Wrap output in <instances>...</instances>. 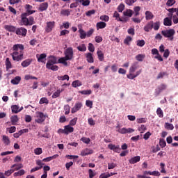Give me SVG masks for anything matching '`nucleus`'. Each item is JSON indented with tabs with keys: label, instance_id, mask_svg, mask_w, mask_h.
<instances>
[{
	"label": "nucleus",
	"instance_id": "f257e3e1",
	"mask_svg": "<svg viewBox=\"0 0 178 178\" xmlns=\"http://www.w3.org/2000/svg\"><path fill=\"white\" fill-rule=\"evenodd\" d=\"M25 9H26V13H24L21 15V26H33V24H35L34 17L30 16V15L35 13V10H31L33 9V6L26 4L25 6ZM27 16L30 17L27 18Z\"/></svg>",
	"mask_w": 178,
	"mask_h": 178
},
{
	"label": "nucleus",
	"instance_id": "f03ea898",
	"mask_svg": "<svg viewBox=\"0 0 178 178\" xmlns=\"http://www.w3.org/2000/svg\"><path fill=\"white\" fill-rule=\"evenodd\" d=\"M140 65H138V62L132 63L129 67V74L127 75V79H129V80H134L136 77H138L140 73H143V69L136 71L137 69H138Z\"/></svg>",
	"mask_w": 178,
	"mask_h": 178
},
{
	"label": "nucleus",
	"instance_id": "7ed1b4c3",
	"mask_svg": "<svg viewBox=\"0 0 178 178\" xmlns=\"http://www.w3.org/2000/svg\"><path fill=\"white\" fill-rule=\"evenodd\" d=\"M64 57L58 59V63H61L64 66H67V60H72L74 58L73 48L68 47L64 51Z\"/></svg>",
	"mask_w": 178,
	"mask_h": 178
},
{
	"label": "nucleus",
	"instance_id": "20e7f679",
	"mask_svg": "<svg viewBox=\"0 0 178 178\" xmlns=\"http://www.w3.org/2000/svg\"><path fill=\"white\" fill-rule=\"evenodd\" d=\"M161 34L165 38H168L170 41H173L175 37V34H176V31L175 29H168L161 31Z\"/></svg>",
	"mask_w": 178,
	"mask_h": 178
},
{
	"label": "nucleus",
	"instance_id": "39448f33",
	"mask_svg": "<svg viewBox=\"0 0 178 178\" xmlns=\"http://www.w3.org/2000/svg\"><path fill=\"white\" fill-rule=\"evenodd\" d=\"M36 118L35 120V122L36 123H39V124H41L43 122H45V120L47 119V114H44L42 112H36Z\"/></svg>",
	"mask_w": 178,
	"mask_h": 178
},
{
	"label": "nucleus",
	"instance_id": "423d86ee",
	"mask_svg": "<svg viewBox=\"0 0 178 178\" xmlns=\"http://www.w3.org/2000/svg\"><path fill=\"white\" fill-rule=\"evenodd\" d=\"M11 56L15 62H19V60H23L24 57V52L19 51V52H13L11 54Z\"/></svg>",
	"mask_w": 178,
	"mask_h": 178
},
{
	"label": "nucleus",
	"instance_id": "0eeeda50",
	"mask_svg": "<svg viewBox=\"0 0 178 178\" xmlns=\"http://www.w3.org/2000/svg\"><path fill=\"white\" fill-rule=\"evenodd\" d=\"M56 63H59V60H58V58L54 56H50L48 58L46 67L52 66V65H56Z\"/></svg>",
	"mask_w": 178,
	"mask_h": 178
},
{
	"label": "nucleus",
	"instance_id": "6e6552de",
	"mask_svg": "<svg viewBox=\"0 0 178 178\" xmlns=\"http://www.w3.org/2000/svg\"><path fill=\"white\" fill-rule=\"evenodd\" d=\"M15 33L17 35H22V37H26L27 35V29L24 27H20L15 29Z\"/></svg>",
	"mask_w": 178,
	"mask_h": 178
},
{
	"label": "nucleus",
	"instance_id": "1a4fd4ad",
	"mask_svg": "<svg viewBox=\"0 0 178 178\" xmlns=\"http://www.w3.org/2000/svg\"><path fill=\"white\" fill-rule=\"evenodd\" d=\"M55 27V22H47L46 23L45 31L46 33H51Z\"/></svg>",
	"mask_w": 178,
	"mask_h": 178
},
{
	"label": "nucleus",
	"instance_id": "9d476101",
	"mask_svg": "<svg viewBox=\"0 0 178 178\" xmlns=\"http://www.w3.org/2000/svg\"><path fill=\"white\" fill-rule=\"evenodd\" d=\"M118 133H120V134H130L131 133H134V129L132 128H119L118 129Z\"/></svg>",
	"mask_w": 178,
	"mask_h": 178
},
{
	"label": "nucleus",
	"instance_id": "9b49d317",
	"mask_svg": "<svg viewBox=\"0 0 178 178\" xmlns=\"http://www.w3.org/2000/svg\"><path fill=\"white\" fill-rule=\"evenodd\" d=\"M13 52H23L24 51V46L22 44H16L13 47Z\"/></svg>",
	"mask_w": 178,
	"mask_h": 178
},
{
	"label": "nucleus",
	"instance_id": "f8f14e48",
	"mask_svg": "<svg viewBox=\"0 0 178 178\" xmlns=\"http://www.w3.org/2000/svg\"><path fill=\"white\" fill-rule=\"evenodd\" d=\"M167 86L165 84H161L155 90V95L156 97H158L159 94H161L163 90H166Z\"/></svg>",
	"mask_w": 178,
	"mask_h": 178
},
{
	"label": "nucleus",
	"instance_id": "ddd939ff",
	"mask_svg": "<svg viewBox=\"0 0 178 178\" xmlns=\"http://www.w3.org/2000/svg\"><path fill=\"white\" fill-rule=\"evenodd\" d=\"M36 58L38 59V62L40 63H45L47 60V54H36Z\"/></svg>",
	"mask_w": 178,
	"mask_h": 178
},
{
	"label": "nucleus",
	"instance_id": "4468645a",
	"mask_svg": "<svg viewBox=\"0 0 178 178\" xmlns=\"http://www.w3.org/2000/svg\"><path fill=\"white\" fill-rule=\"evenodd\" d=\"M83 107V103L82 102H77L75 104L74 107L72 108L71 112L72 113H76V112H79L80 109Z\"/></svg>",
	"mask_w": 178,
	"mask_h": 178
},
{
	"label": "nucleus",
	"instance_id": "2eb2a0df",
	"mask_svg": "<svg viewBox=\"0 0 178 178\" xmlns=\"http://www.w3.org/2000/svg\"><path fill=\"white\" fill-rule=\"evenodd\" d=\"M108 147L109 148V149H111V151H114V152H117L118 154L120 152V146L119 145L109 144L108 145Z\"/></svg>",
	"mask_w": 178,
	"mask_h": 178
},
{
	"label": "nucleus",
	"instance_id": "dca6fc26",
	"mask_svg": "<svg viewBox=\"0 0 178 178\" xmlns=\"http://www.w3.org/2000/svg\"><path fill=\"white\" fill-rule=\"evenodd\" d=\"M93 153H94V151L92 149L86 148L81 152L80 155H81V156H87V155H91V154H93Z\"/></svg>",
	"mask_w": 178,
	"mask_h": 178
},
{
	"label": "nucleus",
	"instance_id": "f3484780",
	"mask_svg": "<svg viewBox=\"0 0 178 178\" xmlns=\"http://www.w3.org/2000/svg\"><path fill=\"white\" fill-rule=\"evenodd\" d=\"M154 27V22L151 21L149 22H148L143 28V29L145 30V31L146 33H149V31L151 30H152Z\"/></svg>",
	"mask_w": 178,
	"mask_h": 178
},
{
	"label": "nucleus",
	"instance_id": "a211bd4d",
	"mask_svg": "<svg viewBox=\"0 0 178 178\" xmlns=\"http://www.w3.org/2000/svg\"><path fill=\"white\" fill-rule=\"evenodd\" d=\"M24 133H29V129H22V130H20V131H19L18 132L15 133V134H13V137H14L15 138H19V137L20 136H22V134H24Z\"/></svg>",
	"mask_w": 178,
	"mask_h": 178
},
{
	"label": "nucleus",
	"instance_id": "6ab92c4d",
	"mask_svg": "<svg viewBox=\"0 0 178 178\" xmlns=\"http://www.w3.org/2000/svg\"><path fill=\"white\" fill-rule=\"evenodd\" d=\"M20 81H22V77L17 76L10 81V83L11 84H13V86H17Z\"/></svg>",
	"mask_w": 178,
	"mask_h": 178
},
{
	"label": "nucleus",
	"instance_id": "aec40b11",
	"mask_svg": "<svg viewBox=\"0 0 178 178\" xmlns=\"http://www.w3.org/2000/svg\"><path fill=\"white\" fill-rule=\"evenodd\" d=\"M64 130L65 131V134L67 135L70 134V133H73V131H74V128L68 124L64 127Z\"/></svg>",
	"mask_w": 178,
	"mask_h": 178
},
{
	"label": "nucleus",
	"instance_id": "412c9836",
	"mask_svg": "<svg viewBox=\"0 0 178 178\" xmlns=\"http://www.w3.org/2000/svg\"><path fill=\"white\" fill-rule=\"evenodd\" d=\"M140 159H141V157L140 156L132 157L129 159V163H131V165H134V163H137V162H140Z\"/></svg>",
	"mask_w": 178,
	"mask_h": 178
},
{
	"label": "nucleus",
	"instance_id": "4be33fe9",
	"mask_svg": "<svg viewBox=\"0 0 178 178\" xmlns=\"http://www.w3.org/2000/svg\"><path fill=\"white\" fill-rule=\"evenodd\" d=\"M47 9H48V3H42L40 4L38 8L40 12H44V10H47Z\"/></svg>",
	"mask_w": 178,
	"mask_h": 178
},
{
	"label": "nucleus",
	"instance_id": "5701e85b",
	"mask_svg": "<svg viewBox=\"0 0 178 178\" xmlns=\"http://www.w3.org/2000/svg\"><path fill=\"white\" fill-rule=\"evenodd\" d=\"M76 2H79L82 6H88L91 2L90 0H75Z\"/></svg>",
	"mask_w": 178,
	"mask_h": 178
},
{
	"label": "nucleus",
	"instance_id": "b1692460",
	"mask_svg": "<svg viewBox=\"0 0 178 178\" xmlns=\"http://www.w3.org/2000/svg\"><path fill=\"white\" fill-rule=\"evenodd\" d=\"M4 29L7 31H10V33H15V31H16V27L12 25H5Z\"/></svg>",
	"mask_w": 178,
	"mask_h": 178
},
{
	"label": "nucleus",
	"instance_id": "393cba45",
	"mask_svg": "<svg viewBox=\"0 0 178 178\" xmlns=\"http://www.w3.org/2000/svg\"><path fill=\"white\" fill-rule=\"evenodd\" d=\"M105 27H106V23H105L104 22H100L96 24L97 30L105 29Z\"/></svg>",
	"mask_w": 178,
	"mask_h": 178
},
{
	"label": "nucleus",
	"instance_id": "a878e982",
	"mask_svg": "<svg viewBox=\"0 0 178 178\" xmlns=\"http://www.w3.org/2000/svg\"><path fill=\"white\" fill-rule=\"evenodd\" d=\"M86 60L88 63H94V58L92 57V54L88 53L86 54Z\"/></svg>",
	"mask_w": 178,
	"mask_h": 178
},
{
	"label": "nucleus",
	"instance_id": "bb28decb",
	"mask_svg": "<svg viewBox=\"0 0 178 178\" xmlns=\"http://www.w3.org/2000/svg\"><path fill=\"white\" fill-rule=\"evenodd\" d=\"M163 24H164V26H172V17H170V18L165 17L163 19Z\"/></svg>",
	"mask_w": 178,
	"mask_h": 178
},
{
	"label": "nucleus",
	"instance_id": "cd10ccee",
	"mask_svg": "<svg viewBox=\"0 0 178 178\" xmlns=\"http://www.w3.org/2000/svg\"><path fill=\"white\" fill-rule=\"evenodd\" d=\"M79 33L80 34V38L81 40L86 39V37H87V33L84 30H83V29L79 28Z\"/></svg>",
	"mask_w": 178,
	"mask_h": 178
},
{
	"label": "nucleus",
	"instance_id": "c85d7f7f",
	"mask_svg": "<svg viewBox=\"0 0 178 178\" xmlns=\"http://www.w3.org/2000/svg\"><path fill=\"white\" fill-rule=\"evenodd\" d=\"M168 11L170 13V14L168 15V16L170 17H172V16H173V13H175V12L176 13V15L178 16V8H169L168 10Z\"/></svg>",
	"mask_w": 178,
	"mask_h": 178
},
{
	"label": "nucleus",
	"instance_id": "c756f323",
	"mask_svg": "<svg viewBox=\"0 0 178 178\" xmlns=\"http://www.w3.org/2000/svg\"><path fill=\"white\" fill-rule=\"evenodd\" d=\"M145 19L146 20H152V19H154V14L150 11H146Z\"/></svg>",
	"mask_w": 178,
	"mask_h": 178
},
{
	"label": "nucleus",
	"instance_id": "7c9ffc66",
	"mask_svg": "<svg viewBox=\"0 0 178 178\" xmlns=\"http://www.w3.org/2000/svg\"><path fill=\"white\" fill-rule=\"evenodd\" d=\"M58 80L61 81H65V80H67V81H69V75L65 74V75H60L58 76L57 77Z\"/></svg>",
	"mask_w": 178,
	"mask_h": 178
},
{
	"label": "nucleus",
	"instance_id": "2f4dec72",
	"mask_svg": "<svg viewBox=\"0 0 178 178\" xmlns=\"http://www.w3.org/2000/svg\"><path fill=\"white\" fill-rule=\"evenodd\" d=\"M10 122H11L12 124L16 125L17 122H19V117H17V115H13L10 118Z\"/></svg>",
	"mask_w": 178,
	"mask_h": 178
},
{
	"label": "nucleus",
	"instance_id": "473e14b6",
	"mask_svg": "<svg viewBox=\"0 0 178 178\" xmlns=\"http://www.w3.org/2000/svg\"><path fill=\"white\" fill-rule=\"evenodd\" d=\"M31 62L32 60H30V59H26L25 60H24L22 63V67H27L28 66H30V65H31Z\"/></svg>",
	"mask_w": 178,
	"mask_h": 178
},
{
	"label": "nucleus",
	"instance_id": "72a5a7b5",
	"mask_svg": "<svg viewBox=\"0 0 178 178\" xmlns=\"http://www.w3.org/2000/svg\"><path fill=\"white\" fill-rule=\"evenodd\" d=\"M23 168V164H14L11 166V169H13L14 172L16 170H20Z\"/></svg>",
	"mask_w": 178,
	"mask_h": 178
},
{
	"label": "nucleus",
	"instance_id": "f704fd0d",
	"mask_svg": "<svg viewBox=\"0 0 178 178\" xmlns=\"http://www.w3.org/2000/svg\"><path fill=\"white\" fill-rule=\"evenodd\" d=\"M11 111L13 113H19V112H20V110H19V105L11 106Z\"/></svg>",
	"mask_w": 178,
	"mask_h": 178
},
{
	"label": "nucleus",
	"instance_id": "c9c22d12",
	"mask_svg": "<svg viewBox=\"0 0 178 178\" xmlns=\"http://www.w3.org/2000/svg\"><path fill=\"white\" fill-rule=\"evenodd\" d=\"M145 58V54H138L136 56V59L138 62H143Z\"/></svg>",
	"mask_w": 178,
	"mask_h": 178
},
{
	"label": "nucleus",
	"instance_id": "e433bc0d",
	"mask_svg": "<svg viewBox=\"0 0 178 178\" xmlns=\"http://www.w3.org/2000/svg\"><path fill=\"white\" fill-rule=\"evenodd\" d=\"M58 154H55L52 156H49V157H47L45 159H42L43 162H50V161H52V159H55L56 158H58Z\"/></svg>",
	"mask_w": 178,
	"mask_h": 178
},
{
	"label": "nucleus",
	"instance_id": "4c0bfd02",
	"mask_svg": "<svg viewBox=\"0 0 178 178\" xmlns=\"http://www.w3.org/2000/svg\"><path fill=\"white\" fill-rule=\"evenodd\" d=\"M49 70H52L53 72H57V70H59V67H58V65H49L47 67H46Z\"/></svg>",
	"mask_w": 178,
	"mask_h": 178
},
{
	"label": "nucleus",
	"instance_id": "58836bf2",
	"mask_svg": "<svg viewBox=\"0 0 178 178\" xmlns=\"http://www.w3.org/2000/svg\"><path fill=\"white\" fill-rule=\"evenodd\" d=\"M98 59L100 60V62L104 61V53H102V51L98 50L97 52Z\"/></svg>",
	"mask_w": 178,
	"mask_h": 178
},
{
	"label": "nucleus",
	"instance_id": "ea45409f",
	"mask_svg": "<svg viewBox=\"0 0 178 178\" xmlns=\"http://www.w3.org/2000/svg\"><path fill=\"white\" fill-rule=\"evenodd\" d=\"M26 173V171L24 170H19L18 172H16L13 174L14 177H17L19 176H23Z\"/></svg>",
	"mask_w": 178,
	"mask_h": 178
},
{
	"label": "nucleus",
	"instance_id": "a19ab883",
	"mask_svg": "<svg viewBox=\"0 0 178 178\" xmlns=\"http://www.w3.org/2000/svg\"><path fill=\"white\" fill-rule=\"evenodd\" d=\"M140 10H141L140 6H136L134 8V16L137 17L138 15H140Z\"/></svg>",
	"mask_w": 178,
	"mask_h": 178
},
{
	"label": "nucleus",
	"instance_id": "79ce46f5",
	"mask_svg": "<svg viewBox=\"0 0 178 178\" xmlns=\"http://www.w3.org/2000/svg\"><path fill=\"white\" fill-rule=\"evenodd\" d=\"M14 172H15V170H13V168L10 167V170H8L4 172V176H6V177H9V176H10L12 173H14Z\"/></svg>",
	"mask_w": 178,
	"mask_h": 178
},
{
	"label": "nucleus",
	"instance_id": "37998d69",
	"mask_svg": "<svg viewBox=\"0 0 178 178\" xmlns=\"http://www.w3.org/2000/svg\"><path fill=\"white\" fill-rule=\"evenodd\" d=\"M164 127L167 130H173V129H175L173 124H170L169 122H165Z\"/></svg>",
	"mask_w": 178,
	"mask_h": 178
},
{
	"label": "nucleus",
	"instance_id": "c03bdc74",
	"mask_svg": "<svg viewBox=\"0 0 178 178\" xmlns=\"http://www.w3.org/2000/svg\"><path fill=\"white\" fill-rule=\"evenodd\" d=\"M72 87H74V88H77V87H81V81H79V80H76L74 81L72 83Z\"/></svg>",
	"mask_w": 178,
	"mask_h": 178
},
{
	"label": "nucleus",
	"instance_id": "a18cd8bd",
	"mask_svg": "<svg viewBox=\"0 0 178 178\" xmlns=\"http://www.w3.org/2000/svg\"><path fill=\"white\" fill-rule=\"evenodd\" d=\"M3 141L6 145H9V144H10V139H9L8 136L5 135L3 136Z\"/></svg>",
	"mask_w": 178,
	"mask_h": 178
},
{
	"label": "nucleus",
	"instance_id": "49530a36",
	"mask_svg": "<svg viewBox=\"0 0 178 178\" xmlns=\"http://www.w3.org/2000/svg\"><path fill=\"white\" fill-rule=\"evenodd\" d=\"M77 49L81 52H86V51H87V47H86V44H82L77 47Z\"/></svg>",
	"mask_w": 178,
	"mask_h": 178
},
{
	"label": "nucleus",
	"instance_id": "de8ad7c7",
	"mask_svg": "<svg viewBox=\"0 0 178 178\" xmlns=\"http://www.w3.org/2000/svg\"><path fill=\"white\" fill-rule=\"evenodd\" d=\"M113 17H115V20H117L118 22H123V19L120 18V15L118 14L117 11L114 13Z\"/></svg>",
	"mask_w": 178,
	"mask_h": 178
},
{
	"label": "nucleus",
	"instance_id": "09e8293b",
	"mask_svg": "<svg viewBox=\"0 0 178 178\" xmlns=\"http://www.w3.org/2000/svg\"><path fill=\"white\" fill-rule=\"evenodd\" d=\"M124 16H128L129 17H131L133 16V10H127L126 11L123 12Z\"/></svg>",
	"mask_w": 178,
	"mask_h": 178
},
{
	"label": "nucleus",
	"instance_id": "8fccbe9b",
	"mask_svg": "<svg viewBox=\"0 0 178 178\" xmlns=\"http://www.w3.org/2000/svg\"><path fill=\"white\" fill-rule=\"evenodd\" d=\"M79 93L82 94V95H90V94L92 93V91L91 90H81L79 91Z\"/></svg>",
	"mask_w": 178,
	"mask_h": 178
},
{
	"label": "nucleus",
	"instance_id": "3c124183",
	"mask_svg": "<svg viewBox=\"0 0 178 178\" xmlns=\"http://www.w3.org/2000/svg\"><path fill=\"white\" fill-rule=\"evenodd\" d=\"M24 79L25 80H38V78L33 76L32 75H30V74H26L24 76Z\"/></svg>",
	"mask_w": 178,
	"mask_h": 178
},
{
	"label": "nucleus",
	"instance_id": "603ef678",
	"mask_svg": "<svg viewBox=\"0 0 178 178\" xmlns=\"http://www.w3.org/2000/svg\"><path fill=\"white\" fill-rule=\"evenodd\" d=\"M39 104L40 105H42L43 104H49V101H48V99L47 97H42L40 99Z\"/></svg>",
	"mask_w": 178,
	"mask_h": 178
},
{
	"label": "nucleus",
	"instance_id": "864d4df0",
	"mask_svg": "<svg viewBox=\"0 0 178 178\" xmlns=\"http://www.w3.org/2000/svg\"><path fill=\"white\" fill-rule=\"evenodd\" d=\"M156 113L159 118H163V111H162V108H161V107H159L157 108Z\"/></svg>",
	"mask_w": 178,
	"mask_h": 178
},
{
	"label": "nucleus",
	"instance_id": "5fc2aeb1",
	"mask_svg": "<svg viewBox=\"0 0 178 178\" xmlns=\"http://www.w3.org/2000/svg\"><path fill=\"white\" fill-rule=\"evenodd\" d=\"M159 27H161V22H156L155 23L153 22V29L156 31L157 30H159Z\"/></svg>",
	"mask_w": 178,
	"mask_h": 178
},
{
	"label": "nucleus",
	"instance_id": "6e6d98bb",
	"mask_svg": "<svg viewBox=\"0 0 178 178\" xmlns=\"http://www.w3.org/2000/svg\"><path fill=\"white\" fill-rule=\"evenodd\" d=\"M136 45L138 47H144V45H145V41L144 40H138L136 42Z\"/></svg>",
	"mask_w": 178,
	"mask_h": 178
},
{
	"label": "nucleus",
	"instance_id": "4d7b16f0",
	"mask_svg": "<svg viewBox=\"0 0 178 178\" xmlns=\"http://www.w3.org/2000/svg\"><path fill=\"white\" fill-rule=\"evenodd\" d=\"M6 69H12V63H10V60L9 58L6 59Z\"/></svg>",
	"mask_w": 178,
	"mask_h": 178
},
{
	"label": "nucleus",
	"instance_id": "13d9d810",
	"mask_svg": "<svg viewBox=\"0 0 178 178\" xmlns=\"http://www.w3.org/2000/svg\"><path fill=\"white\" fill-rule=\"evenodd\" d=\"M60 15L63 16H69L70 15V10H62L60 11Z\"/></svg>",
	"mask_w": 178,
	"mask_h": 178
},
{
	"label": "nucleus",
	"instance_id": "bf43d9fd",
	"mask_svg": "<svg viewBox=\"0 0 178 178\" xmlns=\"http://www.w3.org/2000/svg\"><path fill=\"white\" fill-rule=\"evenodd\" d=\"M138 131L140 133H144V131H146L147 130V127L144 124H141L138 128Z\"/></svg>",
	"mask_w": 178,
	"mask_h": 178
},
{
	"label": "nucleus",
	"instance_id": "052dcab7",
	"mask_svg": "<svg viewBox=\"0 0 178 178\" xmlns=\"http://www.w3.org/2000/svg\"><path fill=\"white\" fill-rule=\"evenodd\" d=\"M34 154L35 155H41L42 154V148L41 147H38L34 149Z\"/></svg>",
	"mask_w": 178,
	"mask_h": 178
},
{
	"label": "nucleus",
	"instance_id": "680f3d73",
	"mask_svg": "<svg viewBox=\"0 0 178 178\" xmlns=\"http://www.w3.org/2000/svg\"><path fill=\"white\" fill-rule=\"evenodd\" d=\"M62 91H63V89H62L61 90H57L56 91L53 95H52V98H58V97H59V95H60V92H62Z\"/></svg>",
	"mask_w": 178,
	"mask_h": 178
},
{
	"label": "nucleus",
	"instance_id": "e2e57ef3",
	"mask_svg": "<svg viewBox=\"0 0 178 178\" xmlns=\"http://www.w3.org/2000/svg\"><path fill=\"white\" fill-rule=\"evenodd\" d=\"M99 19L102 22H109V16L108 15H102L100 16Z\"/></svg>",
	"mask_w": 178,
	"mask_h": 178
},
{
	"label": "nucleus",
	"instance_id": "0e129e2a",
	"mask_svg": "<svg viewBox=\"0 0 178 178\" xmlns=\"http://www.w3.org/2000/svg\"><path fill=\"white\" fill-rule=\"evenodd\" d=\"M81 141H83L85 144H90L91 139L90 138L83 137L81 138Z\"/></svg>",
	"mask_w": 178,
	"mask_h": 178
},
{
	"label": "nucleus",
	"instance_id": "69168bd1",
	"mask_svg": "<svg viewBox=\"0 0 178 178\" xmlns=\"http://www.w3.org/2000/svg\"><path fill=\"white\" fill-rule=\"evenodd\" d=\"M86 16H88V17H90L91 16H92V15H95V10H88L86 13Z\"/></svg>",
	"mask_w": 178,
	"mask_h": 178
},
{
	"label": "nucleus",
	"instance_id": "338daca9",
	"mask_svg": "<svg viewBox=\"0 0 178 178\" xmlns=\"http://www.w3.org/2000/svg\"><path fill=\"white\" fill-rule=\"evenodd\" d=\"M76 123H77V118H74V119L70 121V126H76Z\"/></svg>",
	"mask_w": 178,
	"mask_h": 178
},
{
	"label": "nucleus",
	"instance_id": "774afa93",
	"mask_svg": "<svg viewBox=\"0 0 178 178\" xmlns=\"http://www.w3.org/2000/svg\"><path fill=\"white\" fill-rule=\"evenodd\" d=\"M6 130L8 133H15L16 131V127H10V128H7Z\"/></svg>",
	"mask_w": 178,
	"mask_h": 178
}]
</instances>
